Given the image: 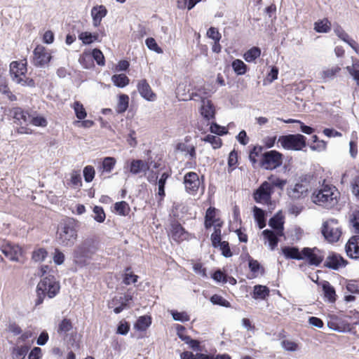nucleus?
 <instances>
[{"label": "nucleus", "instance_id": "5", "mask_svg": "<svg viewBox=\"0 0 359 359\" xmlns=\"http://www.w3.org/2000/svg\"><path fill=\"white\" fill-rule=\"evenodd\" d=\"M97 250L93 239H87L79 245L74 250V258L76 264L85 266Z\"/></svg>", "mask_w": 359, "mask_h": 359}, {"label": "nucleus", "instance_id": "48", "mask_svg": "<svg viewBox=\"0 0 359 359\" xmlns=\"http://www.w3.org/2000/svg\"><path fill=\"white\" fill-rule=\"evenodd\" d=\"M114 210L118 215L126 216L128 214L130 208L126 201H122L114 204Z\"/></svg>", "mask_w": 359, "mask_h": 359}, {"label": "nucleus", "instance_id": "14", "mask_svg": "<svg viewBox=\"0 0 359 359\" xmlns=\"http://www.w3.org/2000/svg\"><path fill=\"white\" fill-rule=\"evenodd\" d=\"M51 58V55L46 47L37 45L33 51L32 63L35 67H43L50 62Z\"/></svg>", "mask_w": 359, "mask_h": 359}, {"label": "nucleus", "instance_id": "23", "mask_svg": "<svg viewBox=\"0 0 359 359\" xmlns=\"http://www.w3.org/2000/svg\"><path fill=\"white\" fill-rule=\"evenodd\" d=\"M262 234L264 244H267L271 250H275L278 243V237L280 236L277 235L276 232L269 229L264 230Z\"/></svg>", "mask_w": 359, "mask_h": 359}, {"label": "nucleus", "instance_id": "60", "mask_svg": "<svg viewBox=\"0 0 359 359\" xmlns=\"http://www.w3.org/2000/svg\"><path fill=\"white\" fill-rule=\"evenodd\" d=\"M282 347L287 351H296L298 349V344L290 340H283L281 342Z\"/></svg>", "mask_w": 359, "mask_h": 359}, {"label": "nucleus", "instance_id": "51", "mask_svg": "<svg viewBox=\"0 0 359 359\" xmlns=\"http://www.w3.org/2000/svg\"><path fill=\"white\" fill-rule=\"evenodd\" d=\"M93 213H94V219L97 222L102 223L105 220L106 215L101 206L95 205L93 208Z\"/></svg>", "mask_w": 359, "mask_h": 359}, {"label": "nucleus", "instance_id": "28", "mask_svg": "<svg viewBox=\"0 0 359 359\" xmlns=\"http://www.w3.org/2000/svg\"><path fill=\"white\" fill-rule=\"evenodd\" d=\"M308 191V187L306 184L297 183L293 187L288 189V195L294 199H298L303 197Z\"/></svg>", "mask_w": 359, "mask_h": 359}, {"label": "nucleus", "instance_id": "12", "mask_svg": "<svg viewBox=\"0 0 359 359\" xmlns=\"http://www.w3.org/2000/svg\"><path fill=\"white\" fill-rule=\"evenodd\" d=\"M302 260H306L310 265L318 266L324 259L323 252L317 248H304L301 250Z\"/></svg>", "mask_w": 359, "mask_h": 359}, {"label": "nucleus", "instance_id": "17", "mask_svg": "<svg viewBox=\"0 0 359 359\" xmlns=\"http://www.w3.org/2000/svg\"><path fill=\"white\" fill-rule=\"evenodd\" d=\"M201 100V106L200 107L201 114L207 120L215 117V107L211 101L206 97V93L203 90L197 97Z\"/></svg>", "mask_w": 359, "mask_h": 359}, {"label": "nucleus", "instance_id": "13", "mask_svg": "<svg viewBox=\"0 0 359 359\" xmlns=\"http://www.w3.org/2000/svg\"><path fill=\"white\" fill-rule=\"evenodd\" d=\"M272 194L271 184L265 181L254 192L253 198L258 203L268 204L271 201Z\"/></svg>", "mask_w": 359, "mask_h": 359}, {"label": "nucleus", "instance_id": "39", "mask_svg": "<svg viewBox=\"0 0 359 359\" xmlns=\"http://www.w3.org/2000/svg\"><path fill=\"white\" fill-rule=\"evenodd\" d=\"M129 104V97L128 95L126 94H121L118 96V102L116 107V111L118 114H123L124 113Z\"/></svg>", "mask_w": 359, "mask_h": 359}, {"label": "nucleus", "instance_id": "20", "mask_svg": "<svg viewBox=\"0 0 359 359\" xmlns=\"http://www.w3.org/2000/svg\"><path fill=\"white\" fill-rule=\"evenodd\" d=\"M170 235L172 238L178 243L188 240L189 238V233L187 232L184 228L177 223L172 224Z\"/></svg>", "mask_w": 359, "mask_h": 359}, {"label": "nucleus", "instance_id": "37", "mask_svg": "<svg viewBox=\"0 0 359 359\" xmlns=\"http://www.w3.org/2000/svg\"><path fill=\"white\" fill-rule=\"evenodd\" d=\"M313 29L318 33H327L331 30V22L327 18H323L314 23Z\"/></svg>", "mask_w": 359, "mask_h": 359}, {"label": "nucleus", "instance_id": "62", "mask_svg": "<svg viewBox=\"0 0 359 359\" xmlns=\"http://www.w3.org/2000/svg\"><path fill=\"white\" fill-rule=\"evenodd\" d=\"M178 149L182 151H186L191 158H196V150L193 145L186 146L184 144H180Z\"/></svg>", "mask_w": 359, "mask_h": 359}, {"label": "nucleus", "instance_id": "33", "mask_svg": "<svg viewBox=\"0 0 359 359\" xmlns=\"http://www.w3.org/2000/svg\"><path fill=\"white\" fill-rule=\"evenodd\" d=\"M116 163V160L114 157H104L102 159L101 165L99 166V171L109 173L114 168Z\"/></svg>", "mask_w": 359, "mask_h": 359}, {"label": "nucleus", "instance_id": "52", "mask_svg": "<svg viewBox=\"0 0 359 359\" xmlns=\"http://www.w3.org/2000/svg\"><path fill=\"white\" fill-rule=\"evenodd\" d=\"M48 255V252L44 248H39L32 252V258L34 262H41Z\"/></svg>", "mask_w": 359, "mask_h": 359}, {"label": "nucleus", "instance_id": "50", "mask_svg": "<svg viewBox=\"0 0 359 359\" xmlns=\"http://www.w3.org/2000/svg\"><path fill=\"white\" fill-rule=\"evenodd\" d=\"M273 187H278L279 189H283V187L285 186V184H287V180H283V179H280L278 178V177L273 175H270L269 177H268V181Z\"/></svg>", "mask_w": 359, "mask_h": 359}, {"label": "nucleus", "instance_id": "2", "mask_svg": "<svg viewBox=\"0 0 359 359\" xmlns=\"http://www.w3.org/2000/svg\"><path fill=\"white\" fill-rule=\"evenodd\" d=\"M339 192L337 188L330 184H323L313 192L312 201L318 205L327 208L334 207L338 203Z\"/></svg>", "mask_w": 359, "mask_h": 359}, {"label": "nucleus", "instance_id": "64", "mask_svg": "<svg viewBox=\"0 0 359 359\" xmlns=\"http://www.w3.org/2000/svg\"><path fill=\"white\" fill-rule=\"evenodd\" d=\"M29 347L26 346H22L15 348L14 353L17 359L23 358L27 353Z\"/></svg>", "mask_w": 359, "mask_h": 359}, {"label": "nucleus", "instance_id": "26", "mask_svg": "<svg viewBox=\"0 0 359 359\" xmlns=\"http://www.w3.org/2000/svg\"><path fill=\"white\" fill-rule=\"evenodd\" d=\"M321 285L324 297L330 303H334L337 299V294L334 287L327 280H323L318 283Z\"/></svg>", "mask_w": 359, "mask_h": 359}, {"label": "nucleus", "instance_id": "24", "mask_svg": "<svg viewBox=\"0 0 359 359\" xmlns=\"http://www.w3.org/2000/svg\"><path fill=\"white\" fill-rule=\"evenodd\" d=\"M334 32L340 39L347 43L357 53H358L359 46L358 43L352 39L340 26H336L334 28Z\"/></svg>", "mask_w": 359, "mask_h": 359}, {"label": "nucleus", "instance_id": "1", "mask_svg": "<svg viewBox=\"0 0 359 359\" xmlns=\"http://www.w3.org/2000/svg\"><path fill=\"white\" fill-rule=\"evenodd\" d=\"M55 271L48 265H42L39 269V275L43 277L36 287L37 299L36 306L43 303L45 297L53 298L60 292V286L55 277Z\"/></svg>", "mask_w": 359, "mask_h": 359}, {"label": "nucleus", "instance_id": "6", "mask_svg": "<svg viewBox=\"0 0 359 359\" xmlns=\"http://www.w3.org/2000/svg\"><path fill=\"white\" fill-rule=\"evenodd\" d=\"M322 234L328 243L337 242L341 236V228L335 219H330L323 222L321 228Z\"/></svg>", "mask_w": 359, "mask_h": 359}, {"label": "nucleus", "instance_id": "16", "mask_svg": "<svg viewBox=\"0 0 359 359\" xmlns=\"http://www.w3.org/2000/svg\"><path fill=\"white\" fill-rule=\"evenodd\" d=\"M132 299L133 296L128 293L121 296H115L108 302V307L113 309L115 313H120L128 307Z\"/></svg>", "mask_w": 359, "mask_h": 359}, {"label": "nucleus", "instance_id": "38", "mask_svg": "<svg viewBox=\"0 0 359 359\" xmlns=\"http://www.w3.org/2000/svg\"><path fill=\"white\" fill-rule=\"evenodd\" d=\"M151 318L148 316H142L137 318L134 325L135 330L139 331H145L151 325Z\"/></svg>", "mask_w": 359, "mask_h": 359}, {"label": "nucleus", "instance_id": "4", "mask_svg": "<svg viewBox=\"0 0 359 359\" xmlns=\"http://www.w3.org/2000/svg\"><path fill=\"white\" fill-rule=\"evenodd\" d=\"M27 62L13 61L10 64V75L13 81L22 86L34 87V79L27 76Z\"/></svg>", "mask_w": 359, "mask_h": 359}, {"label": "nucleus", "instance_id": "11", "mask_svg": "<svg viewBox=\"0 0 359 359\" xmlns=\"http://www.w3.org/2000/svg\"><path fill=\"white\" fill-rule=\"evenodd\" d=\"M0 249L2 253L13 262H19L23 257L24 251L18 244L7 241L1 245Z\"/></svg>", "mask_w": 359, "mask_h": 359}, {"label": "nucleus", "instance_id": "36", "mask_svg": "<svg viewBox=\"0 0 359 359\" xmlns=\"http://www.w3.org/2000/svg\"><path fill=\"white\" fill-rule=\"evenodd\" d=\"M253 217L257 223L259 229H263L266 226L265 212L261 208L254 206L252 209Z\"/></svg>", "mask_w": 359, "mask_h": 359}, {"label": "nucleus", "instance_id": "55", "mask_svg": "<svg viewBox=\"0 0 359 359\" xmlns=\"http://www.w3.org/2000/svg\"><path fill=\"white\" fill-rule=\"evenodd\" d=\"M171 315L173 319L176 321L184 323L189 321L190 319L189 316L185 311L178 312L176 311H171Z\"/></svg>", "mask_w": 359, "mask_h": 359}, {"label": "nucleus", "instance_id": "42", "mask_svg": "<svg viewBox=\"0 0 359 359\" xmlns=\"http://www.w3.org/2000/svg\"><path fill=\"white\" fill-rule=\"evenodd\" d=\"M261 55V50L257 47H253L248 50L243 55L245 60L248 62H252L259 57Z\"/></svg>", "mask_w": 359, "mask_h": 359}, {"label": "nucleus", "instance_id": "47", "mask_svg": "<svg viewBox=\"0 0 359 359\" xmlns=\"http://www.w3.org/2000/svg\"><path fill=\"white\" fill-rule=\"evenodd\" d=\"M79 62L84 68H90L93 65L90 53L83 52L79 57Z\"/></svg>", "mask_w": 359, "mask_h": 359}, {"label": "nucleus", "instance_id": "53", "mask_svg": "<svg viewBox=\"0 0 359 359\" xmlns=\"http://www.w3.org/2000/svg\"><path fill=\"white\" fill-rule=\"evenodd\" d=\"M83 177L86 182H90L93 180L95 175V171L92 165H86L83 168Z\"/></svg>", "mask_w": 359, "mask_h": 359}, {"label": "nucleus", "instance_id": "19", "mask_svg": "<svg viewBox=\"0 0 359 359\" xmlns=\"http://www.w3.org/2000/svg\"><path fill=\"white\" fill-rule=\"evenodd\" d=\"M345 265L346 262L344 258L339 255L333 252L328 255L325 262L326 267L334 270H337Z\"/></svg>", "mask_w": 359, "mask_h": 359}, {"label": "nucleus", "instance_id": "46", "mask_svg": "<svg viewBox=\"0 0 359 359\" xmlns=\"http://www.w3.org/2000/svg\"><path fill=\"white\" fill-rule=\"evenodd\" d=\"M346 69L359 86V60L353 61L352 66H347Z\"/></svg>", "mask_w": 359, "mask_h": 359}, {"label": "nucleus", "instance_id": "49", "mask_svg": "<svg viewBox=\"0 0 359 359\" xmlns=\"http://www.w3.org/2000/svg\"><path fill=\"white\" fill-rule=\"evenodd\" d=\"M203 140L205 142L210 143L215 149H218L222 146V140L219 137L213 135H206Z\"/></svg>", "mask_w": 359, "mask_h": 359}, {"label": "nucleus", "instance_id": "22", "mask_svg": "<svg viewBox=\"0 0 359 359\" xmlns=\"http://www.w3.org/2000/svg\"><path fill=\"white\" fill-rule=\"evenodd\" d=\"M283 224L284 217L280 212H277L273 217L269 219V225L271 227L274 232L278 236H283Z\"/></svg>", "mask_w": 359, "mask_h": 359}, {"label": "nucleus", "instance_id": "54", "mask_svg": "<svg viewBox=\"0 0 359 359\" xmlns=\"http://www.w3.org/2000/svg\"><path fill=\"white\" fill-rule=\"evenodd\" d=\"M90 54L92 56V60H95L97 65L101 66L104 65V57L102 52L100 50L95 48L93 50Z\"/></svg>", "mask_w": 359, "mask_h": 359}, {"label": "nucleus", "instance_id": "61", "mask_svg": "<svg viewBox=\"0 0 359 359\" xmlns=\"http://www.w3.org/2000/svg\"><path fill=\"white\" fill-rule=\"evenodd\" d=\"M173 209L177 211L174 212V216L177 218L182 217L183 215L187 211V208L185 205L176 203L173 204Z\"/></svg>", "mask_w": 359, "mask_h": 359}, {"label": "nucleus", "instance_id": "9", "mask_svg": "<svg viewBox=\"0 0 359 359\" xmlns=\"http://www.w3.org/2000/svg\"><path fill=\"white\" fill-rule=\"evenodd\" d=\"M261 165L266 170H273L283 163V155L276 150L266 151L262 154Z\"/></svg>", "mask_w": 359, "mask_h": 359}, {"label": "nucleus", "instance_id": "43", "mask_svg": "<svg viewBox=\"0 0 359 359\" xmlns=\"http://www.w3.org/2000/svg\"><path fill=\"white\" fill-rule=\"evenodd\" d=\"M76 116L80 120L84 119L87 113L83 105L79 101H75L72 105Z\"/></svg>", "mask_w": 359, "mask_h": 359}, {"label": "nucleus", "instance_id": "10", "mask_svg": "<svg viewBox=\"0 0 359 359\" xmlns=\"http://www.w3.org/2000/svg\"><path fill=\"white\" fill-rule=\"evenodd\" d=\"M148 180L155 184H157V174L149 170L148 163L142 160H133L130 163V172L133 175L139 174L141 172H146Z\"/></svg>", "mask_w": 359, "mask_h": 359}, {"label": "nucleus", "instance_id": "58", "mask_svg": "<svg viewBox=\"0 0 359 359\" xmlns=\"http://www.w3.org/2000/svg\"><path fill=\"white\" fill-rule=\"evenodd\" d=\"M211 241L212 245L215 248H217V245H219L221 241V230L220 227L219 226H215V231L211 235Z\"/></svg>", "mask_w": 359, "mask_h": 359}, {"label": "nucleus", "instance_id": "30", "mask_svg": "<svg viewBox=\"0 0 359 359\" xmlns=\"http://www.w3.org/2000/svg\"><path fill=\"white\" fill-rule=\"evenodd\" d=\"M340 70L341 68L337 65L325 68L320 72V78L324 82L332 81L335 78L336 75L340 72Z\"/></svg>", "mask_w": 359, "mask_h": 359}, {"label": "nucleus", "instance_id": "3", "mask_svg": "<svg viewBox=\"0 0 359 359\" xmlns=\"http://www.w3.org/2000/svg\"><path fill=\"white\" fill-rule=\"evenodd\" d=\"M76 222L73 219H67L58 226L56 239L62 246H72L77 239Z\"/></svg>", "mask_w": 359, "mask_h": 359}, {"label": "nucleus", "instance_id": "29", "mask_svg": "<svg viewBox=\"0 0 359 359\" xmlns=\"http://www.w3.org/2000/svg\"><path fill=\"white\" fill-rule=\"evenodd\" d=\"M212 226L221 227L222 222L219 219H215V208L210 207L206 211L205 226L209 229Z\"/></svg>", "mask_w": 359, "mask_h": 359}, {"label": "nucleus", "instance_id": "45", "mask_svg": "<svg viewBox=\"0 0 359 359\" xmlns=\"http://www.w3.org/2000/svg\"><path fill=\"white\" fill-rule=\"evenodd\" d=\"M231 65L237 75H243L247 71V65L241 60H233Z\"/></svg>", "mask_w": 359, "mask_h": 359}, {"label": "nucleus", "instance_id": "56", "mask_svg": "<svg viewBox=\"0 0 359 359\" xmlns=\"http://www.w3.org/2000/svg\"><path fill=\"white\" fill-rule=\"evenodd\" d=\"M210 302L213 304L220 305L224 307H230V303L218 294H214L210 297Z\"/></svg>", "mask_w": 359, "mask_h": 359}, {"label": "nucleus", "instance_id": "31", "mask_svg": "<svg viewBox=\"0 0 359 359\" xmlns=\"http://www.w3.org/2000/svg\"><path fill=\"white\" fill-rule=\"evenodd\" d=\"M0 93L6 95L7 98L11 102L17 100L16 95L9 88L6 78L2 76H0Z\"/></svg>", "mask_w": 359, "mask_h": 359}, {"label": "nucleus", "instance_id": "44", "mask_svg": "<svg viewBox=\"0 0 359 359\" xmlns=\"http://www.w3.org/2000/svg\"><path fill=\"white\" fill-rule=\"evenodd\" d=\"M79 39L82 41L84 44H90L98 39V34H91L88 32H81L79 35Z\"/></svg>", "mask_w": 359, "mask_h": 359}, {"label": "nucleus", "instance_id": "63", "mask_svg": "<svg viewBox=\"0 0 359 359\" xmlns=\"http://www.w3.org/2000/svg\"><path fill=\"white\" fill-rule=\"evenodd\" d=\"M207 36L214 41H219L221 34L215 27H210L207 32Z\"/></svg>", "mask_w": 359, "mask_h": 359}, {"label": "nucleus", "instance_id": "57", "mask_svg": "<svg viewBox=\"0 0 359 359\" xmlns=\"http://www.w3.org/2000/svg\"><path fill=\"white\" fill-rule=\"evenodd\" d=\"M30 123L34 126L46 127L48 125V121L43 116H36L31 118Z\"/></svg>", "mask_w": 359, "mask_h": 359}, {"label": "nucleus", "instance_id": "59", "mask_svg": "<svg viewBox=\"0 0 359 359\" xmlns=\"http://www.w3.org/2000/svg\"><path fill=\"white\" fill-rule=\"evenodd\" d=\"M70 184L74 187L82 185L81 177L79 171L74 170L72 172Z\"/></svg>", "mask_w": 359, "mask_h": 359}, {"label": "nucleus", "instance_id": "15", "mask_svg": "<svg viewBox=\"0 0 359 359\" xmlns=\"http://www.w3.org/2000/svg\"><path fill=\"white\" fill-rule=\"evenodd\" d=\"M183 184L189 194L196 195L201 185L198 175L194 172H187L184 175Z\"/></svg>", "mask_w": 359, "mask_h": 359}, {"label": "nucleus", "instance_id": "27", "mask_svg": "<svg viewBox=\"0 0 359 359\" xmlns=\"http://www.w3.org/2000/svg\"><path fill=\"white\" fill-rule=\"evenodd\" d=\"M107 11L104 6H94L91 10V15L93 18V23L95 27L100 25L101 21L106 16Z\"/></svg>", "mask_w": 359, "mask_h": 359}, {"label": "nucleus", "instance_id": "34", "mask_svg": "<svg viewBox=\"0 0 359 359\" xmlns=\"http://www.w3.org/2000/svg\"><path fill=\"white\" fill-rule=\"evenodd\" d=\"M281 251L286 259H302L301 251L296 247L285 246L281 248Z\"/></svg>", "mask_w": 359, "mask_h": 359}, {"label": "nucleus", "instance_id": "18", "mask_svg": "<svg viewBox=\"0 0 359 359\" xmlns=\"http://www.w3.org/2000/svg\"><path fill=\"white\" fill-rule=\"evenodd\" d=\"M345 250L350 258H359V236H353L348 239L345 245Z\"/></svg>", "mask_w": 359, "mask_h": 359}, {"label": "nucleus", "instance_id": "40", "mask_svg": "<svg viewBox=\"0 0 359 359\" xmlns=\"http://www.w3.org/2000/svg\"><path fill=\"white\" fill-rule=\"evenodd\" d=\"M111 81L114 86L118 88H123L128 85L130 79L124 74H114L111 77Z\"/></svg>", "mask_w": 359, "mask_h": 359}, {"label": "nucleus", "instance_id": "21", "mask_svg": "<svg viewBox=\"0 0 359 359\" xmlns=\"http://www.w3.org/2000/svg\"><path fill=\"white\" fill-rule=\"evenodd\" d=\"M137 90L142 97L149 101L155 100L156 94L152 91L146 79L140 80L137 83Z\"/></svg>", "mask_w": 359, "mask_h": 359}, {"label": "nucleus", "instance_id": "41", "mask_svg": "<svg viewBox=\"0 0 359 359\" xmlns=\"http://www.w3.org/2000/svg\"><path fill=\"white\" fill-rule=\"evenodd\" d=\"M138 280V276L133 273L131 267H127L123 277V283L125 285H130V283H135Z\"/></svg>", "mask_w": 359, "mask_h": 359}, {"label": "nucleus", "instance_id": "8", "mask_svg": "<svg viewBox=\"0 0 359 359\" xmlns=\"http://www.w3.org/2000/svg\"><path fill=\"white\" fill-rule=\"evenodd\" d=\"M190 91V83L188 80L184 79L180 82L176 88V97L180 101H187L190 100H197L196 98L200 95L203 90L198 89L196 92L191 93Z\"/></svg>", "mask_w": 359, "mask_h": 359}, {"label": "nucleus", "instance_id": "35", "mask_svg": "<svg viewBox=\"0 0 359 359\" xmlns=\"http://www.w3.org/2000/svg\"><path fill=\"white\" fill-rule=\"evenodd\" d=\"M11 112L13 115V118L15 120V122H27L28 118L30 116L27 111H25L19 107L12 108Z\"/></svg>", "mask_w": 359, "mask_h": 359}, {"label": "nucleus", "instance_id": "32", "mask_svg": "<svg viewBox=\"0 0 359 359\" xmlns=\"http://www.w3.org/2000/svg\"><path fill=\"white\" fill-rule=\"evenodd\" d=\"M269 292L270 290L266 286L257 285L254 286L252 297L255 299L264 300L269 295Z\"/></svg>", "mask_w": 359, "mask_h": 359}, {"label": "nucleus", "instance_id": "7", "mask_svg": "<svg viewBox=\"0 0 359 359\" xmlns=\"http://www.w3.org/2000/svg\"><path fill=\"white\" fill-rule=\"evenodd\" d=\"M306 137L300 134L280 136L278 143L287 150H301L306 146Z\"/></svg>", "mask_w": 359, "mask_h": 359}, {"label": "nucleus", "instance_id": "25", "mask_svg": "<svg viewBox=\"0 0 359 359\" xmlns=\"http://www.w3.org/2000/svg\"><path fill=\"white\" fill-rule=\"evenodd\" d=\"M74 325L71 319L63 318L57 325V333L64 338L67 337L69 332L73 330Z\"/></svg>", "mask_w": 359, "mask_h": 359}]
</instances>
